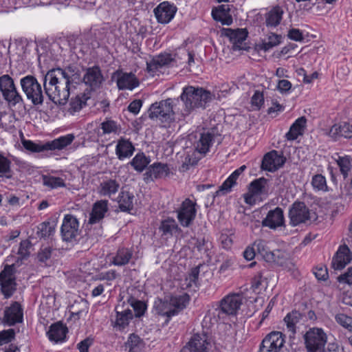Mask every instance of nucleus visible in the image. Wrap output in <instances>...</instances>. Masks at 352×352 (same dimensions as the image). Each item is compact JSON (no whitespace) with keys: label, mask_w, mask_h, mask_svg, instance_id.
Listing matches in <instances>:
<instances>
[{"label":"nucleus","mask_w":352,"mask_h":352,"mask_svg":"<svg viewBox=\"0 0 352 352\" xmlns=\"http://www.w3.org/2000/svg\"><path fill=\"white\" fill-rule=\"evenodd\" d=\"M80 79V71L74 65L52 69L44 77L45 93L51 101L63 105L69 99L70 85Z\"/></svg>","instance_id":"f257e3e1"},{"label":"nucleus","mask_w":352,"mask_h":352,"mask_svg":"<svg viewBox=\"0 0 352 352\" xmlns=\"http://www.w3.org/2000/svg\"><path fill=\"white\" fill-rule=\"evenodd\" d=\"M180 99L183 102L182 109L177 108L178 120H184L193 111L199 107H204L205 104L211 100L212 94L210 91L201 87L187 86L183 88Z\"/></svg>","instance_id":"f03ea898"},{"label":"nucleus","mask_w":352,"mask_h":352,"mask_svg":"<svg viewBox=\"0 0 352 352\" xmlns=\"http://www.w3.org/2000/svg\"><path fill=\"white\" fill-rule=\"evenodd\" d=\"M175 102H179V98H167L152 104L148 109V116L151 119H158L162 122L170 123L175 120V115H178Z\"/></svg>","instance_id":"7ed1b4c3"},{"label":"nucleus","mask_w":352,"mask_h":352,"mask_svg":"<svg viewBox=\"0 0 352 352\" xmlns=\"http://www.w3.org/2000/svg\"><path fill=\"white\" fill-rule=\"evenodd\" d=\"M188 300L187 295L165 298L164 300L156 301L155 307L158 314L170 318L184 309L186 307Z\"/></svg>","instance_id":"20e7f679"},{"label":"nucleus","mask_w":352,"mask_h":352,"mask_svg":"<svg viewBox=\"0 0 352 352\" xmlns=\"http://www.w3.org/2000/svg\"><path fill=\"white\" fill-rule=\"evenodd\" d=\"M20 85L28 100L35 106L43 104L44 94L42 86L34 76H24L20 80Z\"/></svg>","instance_id":"39448f33"},{"label":"nucleus","mask_w":352,"mask_h":352,"mask_svg":"<svg viewBox=\"0 0 352 352\" xmlns=\"http://www.w3.org/2000/svg\"><path fill=\"white\" fill-rule=\"evenodd\" d=\"M308 352H325L327 336L321 328H310L303 336Z\"/></svg>","instance_id":"423d86ee"},{"label":"nucleus","mask_w":352,"mask_h":352,"mask_svg":"<svg viewBox=\"0 0 352 352\" xmlns=\"http://www.w3.org/2000/svg\"><path fill=\"white\" fill-rule=\"evenodd\" d=\"M0 92L3 98L10 105L23 103V99L18 91L13 78L8 74L0 76Z\"/></svg>","instance_id":"0eeeda50"},{"label":"nucleus","mask_w":352,"mask_h":352,"mask_svg":"<svg viewBox=\"0 0 352 352\" xmlns=\"http://www.w3.org/2000/svg\"><path fill=\"white\" fill-rule=\"evenodd\" d=\"M61 236L63 241L72 242L80 235L79 221L72 214H65L60 228Z\"/></svg>","instance_id":"6e6552de"},{"label":"nucleus","mask_w":352,"mask_h":352,"mask_svg":"<svg viewBox=\"0 0 352 352\" xmlns=\"http://www.w3.org/2000/svg\"><path fill=\"white\" fill-rule=\"evenodd\" d=\"M289 218L293 226L306 223L311 219L309 209L302 201H295L289 208Z\"/></svg>","instance_id":"1a4fd4ad"},{"label":"nucleus","mask_w":352,"mask_h":352,"mask_svg":"<svg viewBox=\"0 0 352 352\" xmlns=\"http://www.w3.org/2000/svg\"><path fill=\"white\" fill-rule=\"evenodd\" d=\"M285 342V336L280 331H272L263 340L259 352H280Z\"/></svg>","instance_id":"9d476101"},{"label":"nucleus","mask_w":352,"mask_h":352,"mask_svg":"<svg viewBox=\"0 0 352 352\" xmlns=\"http://www.w3.org/2000/svg\"><path fill=\"white\" fill-rule=\"evenodd\" d=\"M14 265H6L3 270L0 273V285L1 292L6 298H10L16 289L14 273Z\"/></svg>","instance_id":"9b49d317"},{"label":"nucleus","mask_w":352,"mask_h":352,"mask_svg":"<svg viewBox=\"0 0 352 352\" xmlns=\"http://www.w3.org/2000/svg\"><path fill=\"white\" fill-rule=\"evenodd\" d=\"M23 320V309L18 302H13L4 309L2 322L8 326H14Z\"/></svg>","instance_id":"f8f14e48"},{"label":"nucleus","mask_w":352,"mask_h":352,"mask_svg":"<svg viewBox=\"0 0 352 352\" xmlns=\"http://www.w3.org/2000/svg\"><path fill=\"white\" fill-rule=\"evenodd\" d=\"M196 203L190 199H186L177 210V219L184 227H188L194 221L197 210Z\"/></svg>","instance_id":"ddd939ff"},{"label":"nucleus","mask_w":352,"mask_h":352,"mask_svg":"<svg viewBox=\"0 0 352 352\" xmlns=\"http://www.w3.org/2000/svg\"><path fill=\"white\" fill-rule=\"evenodd\" d=\"M263 239H257L252 244L257 252L265 261L268 263H276L282 264L280 261L283 257V254L278 250L271 251Z\"/></svg>","instance_id":"4468645a"},{"label":"nucleus","mask_w":352,"mask_h":352,"mask_svg":"<svg viewBox=\"0 0 352 352\" xmlns=\"http://www.w3.org/2000/svg\"><path fill=\"white\" fill-rule=\"evenodd\" d=\"M189 352H209L212 347L210 337L205 332L193 335L186 346Z\"/></svg>","instance_id":"2eb2a0df"},{"label":"nucleus","mask_w":352,"mask_h":352,"mask_svg":"<svg viewBox=\"0 0 352 352\" xmlns=\"http://www.w3.org/2000/svg\"><path fill=\"white\" fill-rule=\"evenodd\" d=\"M285 157L278 151L273 150L266 153L261 163V168L270 172H274L282 167L285 162Z\"/></svg>","instance_id":"dca6fc26"},{"label":"nucleus","mask_w":352,"mask_h":352,"mask_svg":"<svg viewBox=\"0 0 352 352\" xmlns=\"http://www.w3.org/2000/svg\"><path fill=\"white\" fill-rule=\"evenodd\" d=\"M82 80L91 90L98 89L104 81V77L100 68L96 65L87 68L83 76Z\"/></svg>","instance_id":"f3484780"},{"label":"nucleus","mask_w":352,"mask_h":352,"mask_svg":"<svg viewBox=\"0 0 352 352\" xmlns=\"http://www.w3.org/2000/svg\"><path fill=\"white\" fill-rule=\"evenodd\" d=\"M241 304L242 298L239 294H229L221 300L220 311L226 315H235Z\"/></svg>","instance_id":"a211bd4d"},{"label":"nucleus","mask_w":352,"mask_h":352,"mask_svg":"<svg viewBox=\"0 0 352 352\" xmlns=\"http://www.w3.org/2000/svg\"><path fill=\"white\" fill-rule=\"evenodd\" d=\"M112 78L116 79L118 87L120 90H132L139 85L138 80L132 73H124L117 70L113 74Z\"/></svg>","instance_id":"6ab92c4d"},{"label":"nucleus","mask_w":352,"mask_h":352,"mask_svg":"<svg viewBox=\"0 0 352 352\" xmlns=\"http://www.w3.org/2000/svg\"><path fill=\"white\" fill-rule=\"evenodd\" d=\"M176 11L177 8L168 1L162 2L154 9L157 21L164 24L169 23L173 19Z\"/></svg>","instance_id":"aec40b11"},{"label":"nucleus","mask_w":352,"mask_h":352,"mask_svg":"<svg viewBox=\"0 0 352 352\" xmlns=\"http://www.w3.org/2000/svg\"><path fill=\"white\" fill-rule=\"evenodd\" d=\"M352 260V252L349 247L340 245L332 258L331 265L335 270H342Z\"/></svg>","instance_id":"412c9836"},{"label":"nucleus","mask_w":352,"mask_h":352,"mask_svg":"<svg viewBox=\"0 0 352 352\" xmlns=\"http://www.w3.org/2000/svg\"><path fill=\"white\" fill-rule=\"evenodd\" d=\"M170 173V169L166 164L160 162L154 163L148 167L146 173L144 174V179L146 182L153 181L155 179L166 177Z\"/></svg>","instance_id":"4be33fe9"},{"label":"nucleus","mask_w":352,"mask_h":352,"mask_svg":"<svg viewBox=\"0 0 352 352\" xmlns=\"http://www.w3.org/2000/svg\"><path fill=\"white\" fill-rule=\"evenodd\" d=\"M285 219L283 210L276 207L268 212L266 217L262 221V226L270 229H276L284 225Z\"/></svg>","instance_id":"5701e85b"},{"label":"nucleus","mask_w":352,"mask_h":352,"mask_svg":"<svg viewBox=\"0 0 352 352\" xmlns=\"http://www.w3.org/2000/svg\"><path fill=\"white\" fill-rule=\"evenodd\" d=\"M174 59L170 54H161L153 57L146 62V68L149 73L154 74L162 67L169 65Z\"/></svg>","instance_id":"b1692460"},{"label":"nucleus","mask_w":352,"mask_h":352,"mask_svg":"<svg viewBox=\"0 0 352 352\" xmlns=\"http://www.w3.org/2000/svg\"><path fill=\"white\" fill-rule=\"evenodd\" d=\"M120 187V182L116 179L106 178L100 182L98 192L100 196L111 198L118 192Z\"/></svg>","instance_id":"393cba45"},{"label":"nucleus","mask_w":352,"mask_h":352,"mask_svg":"<svg viewBox=\"0 0 352 352\" xmlns=\"http://www.w3.org/2000/svg\"><path fill=\"white\" fill-rule=\"evenodd\" d=\"M226 35L230 38V41L232 43V50L234 51L241 50L245 49V43L248 36V32L243 29H237L233 30L231 29L227 30Z\"/></svg>","instance_id":"a878e982"},{"label":"nucleus","mask_w":352,"mask_h":352,"mask_svg":"<svg viewBox=\"0 0 352 352\" xmlns=\"http://www.w3.org/2000/svg\"><path fill=\"white\" fill-rule=\"evenodd\" d=\"M108 201L107 200H100L97 201L94 204L91 212L89 219V223L90 224H94L98 223L104 217V214L107 212Z\"/></svg>","instance_id":"bb28decb"},{"label":"nucleus","mask_w":352,"mask_h":352,"mask_svg":"<svg viewBox=\"0 0 352 352\" xmlns=\"http://www.w3.org/2000/svg\"><path fill=\"white\" fill-rule=\"evenodd\" d=\"M246 169V166L243 165L235 170L228 179L219 186L217 191L218 195H224L230 192L232 188L236 184V180L239 175Z\"/></svg>","instance_id":"cd10ccee"},{"label":"nucleus","mask_w":352,"mask_h":352,"mask_svg":"<svg viewBox=\"0 0 352 352\" xmlns=\"http://www.w3.org/2000/svg\"><path fill=\"white\" fill-rule=\"evenodd\" d=\"M329 135L335 140L339 138H352V126L348 122H344L331 126L329 133Z\"/></svg>","instance_id":"c85d7f7f"},{"label":"nucleus","mask_w":352,"mask_h":352,"mask_svg":"<svg viewBox=\"0 0 352 352\" xmlns=\"http://www.w3.org/2000/svg\"><path fill=\"white\" fill-rule=\"evenodd\" d=\"M116 318L114 327L119 330H122L129 325V321L133 318V312L129 309L121 310L120 305L116 306Z\"/></svg>","instance_id":"c756f323"},{"label":"nucleus","mask_w":352,"mask_h":352,"mask_svg":"<svg viewBox=\"0 0 352 352\" xmlns=\"http://www.w3.org/2000/svg\"><path fill=\"white\" fill-rule=\"evenodd\" d=\"M284 10L282 7L276 6L265 14V24L269 28H276L281 22Z\"/></svg>","instance_id":"7c9ffc66"},{"label":"nucleus","mask_w":352,"mask_h":352,"mask_svg":"<svg viewBox=\"0 0 352 352\" xmlns=\"http://www.w3.org/2000/svg\"><path fill=\"white\" fill-rule=\"evenodd\" d=\"M67 333V327L62 322H58L50 326L47 333L50 340L58 342L65 338Z\"/></svg>","instance_id":"2f4dec72"},{"label":"nucleus","mask_w":352,"mask_h":352,"mask_svg":"<svg viewBox=\"0 0 352 352\" xmlns=\"http://www.w3.org/2000/svg\"><path fill=\"white\" fill-rule=\"evenodd\" d=\"M134 149V146L129 140L122 138L118 142L116 153L119 160H123L130 157L133 155Z\"/></svg>","instance_id":"473e14b6"},{"label":"nucleus","mask_w":352,"mask_h":352,"mask_svg":"<svg viewBox=\"0 0 352 352\" xmlns=\"http://www.w3.org/2000/svg\"><path fill=\"white\" fill-rule=\"evenodd\" d=\"M307 120L302 116L298 118L291 126L289 131L286 133L285 136L288 140H294L299 135L303 133L305 128Z\"/></svg>","instance_id":"72a5a7b5"},{"label":"nucleus","mask_w":352,"mask_h":352,"mask_svg":"<svg viewBox=\"0 0 352 352\" xmlns=\"http://www.w3.org/2000/svg\"><path fill=\"white\" fill-rule=\"evenodd\" d=\"M133 256V250L127 248H119L113 257L112 264L117 266L127 265Z\"/></svg>","instance_id":"f704fd0d"},{"label":"nucleus","mask_w":352,"mask_h":352,"mask_svg":"<svg viewBox=\"0 0 352 352\" xmlns=\"http://www.w3.org/2000/svg\"><path fill=\"white\" fill-rule=\"evenodd\" d=\"M267 184V179L264 177L252 181L250 184L249 192L251 195H245V199L246 203H249V198L252 196L261 195L265 192V188Z\"/></svg>","instance_id":"c9c22d12"},{"label":"nucleus","mask_w":352,"mask_h":352,"mask_svg":"<svg viewBox=\"0 0 352 352\" xmlns=\"http://www.w3.org/2000/svg\"><path fill=\"white\" fill-rule=\"evenodd\" d=\"M214 136L210 133L199 134V140L194 144L195 149L199 153H206L212 143Z\"/></svg>","instance_id":"e433bc0d"},{"label":"nucleus","mask_w":352,"mask_h":352,"mask_svg":"<svg viewBox=\"0 0 352 352\" xmlns=\"http://www.w3.org/2000/svg\"><path fill=\"white\" fill-rule=\"evenodd\" d=\"M302 318V315L297 311H292L288 313L285 317L284 321L286 323L287 328L292 333L290 336L295 335L296 332V324L300 322Z\"/></svg>","instance_id":"4c0bfd02"},{"label":"nucleus","mask_w":352,"mask_h":352,"mask_svg":"<svg viewBox=\"0 0 352 352\" xmlns=\"http://www.w3.org/2000/svg\"><path fill=\"white\" fill-rule=\"evenodd\" d=\"M74 139V135L73 134H68L65 136H61L51 142H46V146L47 148L51 151L56 149L60 150L70 144L73 142Z\"/></svg>","instance_id":"58836bf2"},{"label":"nucleus","mask_w":352,"mask_h":352,"mask_svg":"<svg viewBox=\"0 0 352 352\" xmlns=\"http://www.w3.org/2000/svg\"><path fill=\"white\" fill-rule=\"evenodd\" d=\"M89 310L88 302L83 299L80 298L76 300L70 306L69 311L72 316H77V318H80L82 316L86 315Z\"/></svg>","instance_id":"ea45409f"},{"label":"nucleus","mask_w":352,"mask_h":352,"mask_svg":"<svg viewBox=\"0 0 352 352\" xmlns=\"http://www.w3.org/2000/svg\"><path fill=\"white\" fill-rule=\"evenodd\" d=\"M133 193L129 191H122L119 196L118 202L119 204V208L122 212H129L133 208Z\"/></svg>","instance_id":"a19ab883"},{"label":"nucleus","mask_w":352,"mask_h":352,"mask_svg":"<svg viewBox=\"0 0 352 352\" xmlns=\"http://www.w3.org/2000/svg\"><path fill=\"white\" fill-rule=\"evenodd\" d=\"M178 229L179 228L175 220L170 218L163 220L159 227L162 235L167 238L172 236Z\"/></svg>","instance_id":"79ce46f5"},{"label":"nucleus","mask_w":352,"mask_h":352,"mask_svg":"<svg viewBox=\"0 0 352 352\" xmlns=\"http://www.w3.org/2000/svg\"><path fill=\"white\" fill-rule=\"evenodd\" d=\"M151 162L149 157H146L143 153H138L130 162L133 168L138 171L142 172Z\"/></svg>","instance_id":"37998d69"},{"label":"nucleus","mask_w":352,"mask_h":352,"mask_svg":"<svg viewBox=\"0 0 352 352\" xmlns=\"http://www.w3.org/2000/svg\"><path fill=\"white\" fill-rule=\"evenodd\" d=\"M102 134L118 133L120 131V126L116 121L107 118L100 124Z\"/></svg>","instance_id":"c03bdc74"},{"label":"nucleus","mask_w":352,"mask_h":352,"mask_svg":"<svg viewBox=\"0 0 352 352\" xmlns=\"http://www.w3.org/2000/svg\"><path fill=\"white\" fill-rule=\"evenodd\" d=\"M11 161L0 153V177H12Z\"/></svg>","instance_id":"a18cd8bd"},{"label":"nucleus","mask_w":352,"mask_h":352,"mask_svg":"<svg viewBox=\"0 0 352 352\" xmlns=\"http://www.w3.org/2000/svg\"><path fill=\"white\" fill-rule=\"evenodd\" d=\"M281 38L282 37L280 35L272 33L263 41L261 45V49L267 52L279 45L281 42Z\"/></svg>","instance_id":"49530a36"},{"label":"nucleus","mask_w":352,"mask_h":352,"mask_svg":"<svg viewBox=\"0 0 352 352\" xmlns=\"http://www.w3.org/2000/svg\"><path fill=\"white\" fill-rule=\"evenodd\" d=\"M54 231V225L50 222L45 221L38 226L36 234L41 238H46L52 235Z\"/></svg>","instance_id":"de8ad7c7"},{"label":"nucleus","mask_w":352,"mask_h":352,"mask_svg":"<svg viewBox=\"0 0 352 352\" xmlns=\"http://www.w3.org/2000/svg\"><path fill=\"white\" fill-rule=\"evenodd\" d=\"M128 302L133 309L135 317L140 318L144 314L146 309V305L144 302L132 297L128 300Z\"/></svg>","instance_id":"09e8293b"},{"label":"nucleus","mask_w":352,"mask_h":352,"mask_svg":"<svg viewBox=\"0 0 352 352\" xmlns=\"http://www.w3.org/2000/svg\"><path fill=\"white\" fill-rule=\"evenodd\" d=\"M43 183L45 186L51 188L65 186V182L62 178L53 176H43Z\"/></svg>","instance_id":"8fccbe9b"},{"label":"nucleus","mask_w":352,"mask_h":352,"mask_svg":"<svg viewBox=\"0 0 352 352\" xmlns=\"http://www.w3.org/2000/svg\"><path fill=\"white\" fill-rule=\"evenodd\" d=\"M23 147L30 151L39 153L43 151H48L46 143L43 144H36L31 140H24L22 141Z\"/></svg>","instance_id":"3c124183"},{"label":"nucleus","mask_w":352,"mask_h":352,"mask_svg":"<svg viewBox=\"0 0 352 352\" xmlns=\"http://www.w3.org/2000/svg\"><path fill=\"white\" fill-rule=\"evenodd\" d=\"M311 184L313 188L318 190L326 191L327 190L326 179L320 174L316 175L313 177Z\"/></svg>","instance_id":"603ef678"},{"label":"nucleus","mask_w":352,"mask_h":352,"mask_svg":"<svg viewBox=\"0 0 352 352\" xmlns=\"http://www.w3.org/2000/svg\"><path fill=\"white\" fill-rule=\"evenodd\" d=\"M212 15L214 20L220 21L222 22L223 24L230 25L232 22L231 18H228L226 20L223 19V17L226 15L224 6H221L218 8L212 10Z\"/></svg>","instance_id":"864d4df0"},{"label":"nucleus","mask_w":352,"mask_h":352,"mask_svg":"<svg viewBox=\"0 0 352 352\" xmlns=\"http://www.w3.org/2000/svg\"><path fill=\"white\" fill-rule=\"evenodd\" d=\"M337 163L344 177H346L351 166L350 158L348 156L339 157Z\"/></svg>","instance_id":"5fc2aeb1"},{"label":"nucleus","mask_w":352,"mask_h":352,"mask_svg":"<svg viewBox=\"0 0 352 352\" xmlns=\"http://www.w3.org/2000/svg\"><path fill=\"white\" fill-rule=\"evenodd\" d=\"M200 265L193 267L186 278V287L197 286V280L199 274Z\"/></svg>","instance_id":"6e6d98bb"},{"label":"nucleus","mask_w":352,"mask_h":352,"mask_svg":"<svg viewBox=\"0 0 352 352\" xmlns=\"http://www.w3.org/2000/svg\"><path fill=\"white\" fill-rule=\"evenodd\" d=\"M335 319L338 324L352 332V318L344 314H338L336 315Z\"/></svg>","instance_id":"4d7b16f0"},{"label":"nucleus","mask_w":352,"mask_h":352,"mask_svg":"<svg viewBox=\"0 0 352 352\" xmlns=\"http://www.w3.org/2000/svg\"><path fill=\"white\" fill-rule=\"evenodd\" d=\"M141 344L140 338L135 334H131L126 344L129 352H137Z\"/></svg>","instance_id":"13d9d810"},{"label":"nucleus","mask_w":352,"mask_h":352,"mask_svg":"<svg viewBox=\"0 0 352 352\" xmlns=\"http://www.w3.org/2000/svg\"><path fill=\"white\" fill-rule=\"evenodd\" d=\"M15 331L12 329L0 331V346L7 344L14 339Z\"/></svg>","instance_id":"bf43d9fd"},{"label":"nucleus","mask_w":352,"mask_h":352,"mask_svg":"<svg viewBox=\"0 0 352 352\" xmlns=\"http://www.w3.org/2000/svg\"><path fill=\"white\" fill-rule=\"evenodd\" d=\"M85 104L86 102L85 100L80 97L76 96L75 98L72 99L70 102V112L74 113L80 111Z\"/></svg>","instance_id":"052dcab7"},{"label":"nucleus","mask_w":352,"mask_h":352,"mask_svg":"<svg viewBox=\"0 0 352 352\" xmlns=\"http://www.w3.org/2000/svg\"><path fill=\"white\" fill-rule=\"evenodd\" d=\"M31 247V243L28 240H24L22 241L20 243L19 250H18V254L20 255V256L22 258H26L29 256L30 252L29 249Z\"/></svg>","instance_id":"680f3d73"},{"label":"nucleus","mask_w":352,"mask_h":352,"mask_svg":"<svg viewBox=\"0 0 352 352\" xmlns=\"http://www.w3.org/2000/svg\"><path fill=\"white\" fill-rule=\"evenodd\" d=\"M338 280L341 283H346L352 286V267H349L346 272L339 276Z\"/></svg>","instance_id":"e2e57ef3"},{"label":"nucleus","mask_w":352,"mask_h":352,"mask_svg":"<svg viewBox=\"0 0 352 352\" xmlns=\"http://www.w3.org/2000/svg\"><path fill=\"white\" fill-rule=\"evenodd\" d=\"M52 249L50 247H45L41 250L38 254V258L41 262H45L52 256Z\"/></svg>","instance_id":"0e129e2a"},{"label":"nucleus","mask_w":352,"mask_h":352,"mask_svg":"<svg viewBox=\"0 0 352 352\" xmlns=\"http://www.w3.org/2000/svg\"><path fill=\"white\" fill-rule=\"evenodd\" d=\"M288 37L295 41H302L304 39L302 32L296 28H292L289 31Z\"/></svg>","instance_id":"69168bd1"},{"label":"nucleus","mask_w":352,"mask_h":352,"mask_svg":"<svg viewBox=\"0 0 352 352\" xmlns=\"http://www.w3.org/2000/svg\"><path fill=\"white\" fill-rule=\"evenodd\" d=\"M92 344L93 340L87 338L78 344V349L80 352H89V348Z\"/></svg>","instance_id":"338daca9"},{"label":"nucleus","mask_w":352,"mask_h":352,"mask_svg":"<svg viewBox=\"0 0 352 352\" xmlns=\"http://www.w3.org/2000/svg\"><path fill=\"white\" fill-rule=\"evenodd\" d=\"M264 98L263 94L259 91H256L252 97V105L259 108L263 104Z\"/></svg>","instance_id":"774afa93"}]
</instances>
